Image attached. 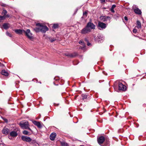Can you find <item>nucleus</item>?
<instances>
[{"mask_svg":"<svg viewBox=\"0 0 146 146\" xmlns=\"http://www.w3.org/2000/svg\"><path fill=\"white\" fill-rule=\"evenodd\" d=\"M6 34L7 36H10V37H11L12 36V35L11 34L9 33V32H7L6 33Z\"/></svg>","mask_w":146,"mask_h":146,"instance_id":"obj_30","label":"nucleus"},{"mask_svg":"<svg viewBox=\"0 0 146 146\" xmlns=\"http://www.w3.org/2000/svg\"><path fill=\"white\" fill-rule=\"evenodd\" d=\"M3 119L7 123L8 122V120L6 118H3Z\"/></svg>","mask_w":146,"mask_h":146,"instance_id":"obj_33","label":"nucleus"},{"mask_svg":"<svg viewBox=\"0 0 146 146\" xmlns=\"http://www.w3.org/2000/svg\"><path fill=\"white\" fill-rule=\"evenodd\" d=\"M21 138L23 141L27 142H30L32 140L30 137L25 135L22 136Z\"/></svg>","mask_w":146,"mask_h":146,"instance_id":"obj_4","label":"nucleus"},{"mask_svg":"<svg viewBox=\"0 0 146 146\" xmlns=\"http://www.w3.org/2000/svg\"><path fill=\"white\" fill-rule=\"evenodd\" d=\"M56 77H55L54 78V79H55L56 80H59V78H57V79H56Z\"/></svg>","mask_w":146,"mask_h":146,"instance_id":"obj_37","label":"nucleus"},{"mask_svg":"<svg viewBox=\"0 0 146 146\" xmlns=\"http://www.w3.org/2000/svg\"><path fill=\"white\" fill-rule=\"evenodd\" d=\"M87 15V12L86 11H85L83 13V15L84 16H85V17H86Z\"/></svg>","mask_w":146,"mask_h":146,"instance_id":"obj_31","label":"nucleus"},{"mask_svg":"<svg viewBox=\"0 0 146 146\" xmlns=\"http://www.w3.org/2000/svg\"><path fill=\"white\" fill-rule=\"evenodd\" d=\"M58 27V24H54L53 26V28L54 29L57 28Z\"/></svg>","mask_w":146,"mask_h":146,"instance_id":"obj_25","label":"nucleus"},{"mask_svg":"<svg viewBox=\"0 0 146 146\" xmlns=\"http://www.w3.org/2000/svg\"><path fill=\"white\" fill-rule=\"evenodd\" d=\"M3 27L5 29H7L9 28V24L7 23H4Z\"/></svg>","mask_w":146,"mask_h":146,"instance_id":"obj_21","label":"nucleus"},{"mask_svg":"<svg viewBox=\"0 0 146 146\" xmlns=\"http://www.w3.org/2000/svg\"><path fill=\"white\" fill-rule=\"evenodd\" d=\"M119 90L125 91L126 90V87L123 85L121 83H119Z\"/></svg>","mask_w":146,"mask_h":146,"instance_id":"obj_7","label":"nucleus"},{"mask_svg":"<svg viewBox=\"0 0 146 146\" xmlns=\"http://www.w3.org/2000/svg\"><path fill=\"white\" fill-rule=\"evenodd\" d=\"M19 125L23 129H28L31 131H32L29 127V123L27 121H21L19 123Z\"/></svg>","mask_w":146,"mask_h":146,"instance_id":"obj_2","label":"nucleus"},{"mask_svg":"<svg viewBox=\"0 0 146 146\" xmlns=\"http://www.w3.org/2000/svg\"><path fill=\"white\" fill-rule=\"evenodd\" d=\"M82 97H83V100H84V99H86L87 98V96L86 95H85V94H83L82 95Z\"/></svg>","mask_w":146,"mask_h":146,"instance_id":"obj_26","label":"nucleus"},{"mask_svg":"<svg viewBox=\"0 0 146 146\" xmlns=\"http://www.w3.org/2000/svg\"><path fill=\"white\" fill-rule=\"evenodd\" d=\"M33 123L38 128H41L42 127V126L40 122L35 121H33Z\"/></svg>","mask_w":146,"mask_h":146,"instance_id":"obj_13","label":"nucleus"},{"mask_svg":"<svg viewBox=\"0 0 146 146\" xmlns=\"http://www.w3.org/2000/svg\"><path fill=\"white\" fill-rule=\"evenodd\" d=\"M5 17H9V16L8 15H7L6 16H5Z\"/></svg>","mask_w":146,"mask_h":146,"instance_id":"obj_40","label":"nucleus"},{"mask_svg":"<svg viewBox=\"0 0 146 146\" xmlns=\"http://www.w3.org/2000/svg\"><path fill=\"white\" fill-rule=\"evenodd\" d=\"M15 31L17 34H22L23 32H24V30H22L21 29H15L14 30Z\"/></svg>","mask_w":146,"mask_h":146,"instance_id":"obj_17","label":"nucleus"},{"mask_svg":"<svg viewBox=\"0 0 146 146\" xmlns=\"http://www.w3.org/2000/svg\"><path fill=\"white\" fill-rule=\"evenodd\" d=\"M56 133H52L50 135V139L52 141L54 140L56 136Z\"/></svg>","mask_w":146,"mask_h":146,"instance_id":"obj_16","label":"nucleus"},{"mask_svg":"<svg viewBox=\"0 0 146 146\" xmlns=\"http://www.w3.org/2000/svg\"><path fill=\"white\" fill-rule=\"evenodd\" d=\"M78 55L77 53L76 52H74L73 53L69 54L68 55L71 57H74Z\"/></svg>","mask_w":146,"mask_h":146,"instance_id":"obj_19","label":"nucleus"},{"mask_svg":"<svg viewBox=\"0 0 146 146\" xmlns=\"http://www.w3.org/2000/svg\"><path fill=\"white\" fill-rule=\"evenodd\" d=\"M136 5H134L133 6V8H135L134 9V12L137 14L138 15H140L141 13V11L138 8L136 7Z\"/></svg>","mask_w":146,"mask_h":146,"instance_id":"obj_10","label":"nucleus"},{"mask_svg":"<svg viewBox=\"0 0 146 146\" xmlns=\"http://www.w3.org/2000/svg\"><path fill=\"white\" fill-rule=\"evenodd\" d=\"M3 66V64H1V62H0V66Z\"/></svg>","mask_w":146,"mask_h":146,"instance_id":"obj_39","label":"nucleus"},{"mask_svg":"<svg viewBox=\"0 0 146 146\" xmlns=\"http://www.w3.org/2000/svg\"><path fill=\"white\" fill-rule=\"evenodd\" d=\"M116 5H112L111 9V11L112 12L114 13L115 12L114 9Z\"/></svg>","mask_w":146,"mask_h":146,"instance_id":"obj_22","label":"nucleus"},{"mask_svg":"<svg viewBox=\"0 0 146 146\" xmlns=\"http://www.w3.org/2000/svg\"><path fill=\"white\" fill-rule=\"evenodd\" d=\"M105 138L102 136H101L98 139L97 141L99 144H102L105 141Z\"/></svg>","mask_w":146,"mask_h":146,"instance_id":"obj_9","label":"nucleus"},{"mask_svg":"<svg viewBox=\"0 0 146 146\" xmlns=\"http://www.w3.org/2000/svg\"><path fill=\"white\" fill-rule=\"evenodd\" d=\"M5 17L4 16H1L0 15V20H3L5 19Z\"/></svg>","mask_w":146,"mask_h":146,"instance_id":"obj_29","label":"nucleus"},{"mask_svg":"<svg viewBox=\"0 0 146 146\" xmlns=\"http://www.w3.org/2000/svg\"><path fill=\"white\" fill-rule=\"evenodd\" d=\"M29 132L27 130H24L23 132V133L24 135H28L29 133Z\"/></svg>","mask_w":146,"mask_h":146,"instance_id":"obj_23","label":"nucleus"},{"mask_svg":"<svg viewBox=\"0 0 146 146\" xmlns=\"http://www.w3.org/2000/svg\"><path fill=\"white\" fill-rule=\"evenodd\" d=\"M1 73L2 74L6 76H8L9 75V74L7 71L5 70H2L1 72Z\"/></svg>","mask_w":146,"mask_h":146,"instance_id":"obj_18","label":"nucleus"},{"mask_svg":"<svg viewBox=\"0 0 146 146\" xmlns=\"http://www.w3.org/2000/svg\"><path fill=\"white\" fill-rule=\"evenodd\" d=\"M55 39H50V41L51 42H53V41H55Z\"/></svg>","mask_w":146,"mask_h":146,"instance_id":"obj_34","label":"nucleus"},{"mask_svg":"<svg viewBox=\"0 0 146 146\" xmlns=\"http://www.w3.org/2000/svg\"><path fill=\"white\" fill-rule=\"evenodd\" d=\"M91 31V30L86 26L81 31V33L82 34H86Z\"/></svg>","mask_w":146,"mask_h":146,"instance_id":"obj_5","label":"nucleus"},{"mask_svg":"<svg viewBox=\"0 0 146 146\" xmlns=\"http://www.w3.org/2000/svg\"><path fill=\"white\" fill-rule=\"evenodd\" d=\"M9 132V130L7 128L5 127L2 130V133L4 134L7 135Z\"/></svg>","mask_w":146,"mask_h":146,"instance_id":"obj_14","label":"nucleus"},{"mask_svg":"<svg viewBox=\"0 0 146 146\" xmlns=\"http://www.w3.org/2000/svg\"><path fill=\"white\" fill-rule=\"evenodd\" d=\"M124 19H125V20L126 21H127L128 20L127 18V17H124Z\"/></svg>","mask_w":146,"mask_h":146,"instance_id":"obj_35","label":"nucleus"},{"mask_svg":"<svg viewBox=\"0 0 146 146\" xmlns=\"http://www.w3.org/2000/svg\"><path fill=\"white\" fill-rule=\"evenodd\" d=\"M2 14H3L4 15H5L7 13V11L6 10L3 9V11L2 12Z\"/></svg>","mask_w":146,"mask_h":146,"instance_id":"obj_27","label":"nucleus"},{"mask_svg":"<svg viewBox=\"0 0 146 146\" xmlns=\"http://www.w3.org/2000/svg\"><path fill=\"white\" fill-rule=\"evenodd\" d=\"M100 19L103 22H105L107 21L108 19H109V21L110 19V18L109 16H101L100 17Z\"/></svg>","mask_w":146,"mask_h":146,"instance_id":"obj_6","label":"nucleus"},{"mask_svg":"<svg viewBox=\"0 0 146 146\" xmlns=\"http://www.w3.org/2000/svg\"><path fill=\"white\" fill-rule=\"evenodd\" d=\"M101 1L102 3H103L105 1V0H100Z\"/></svg>","mask_w":146,"mask_h":146,"instance_id":"obj_36","label":"nucleus"},{"mask_svg":"<svg viewBox=\"0 0 146 146\" xmlns=\"http://www.w3.org/2000/svg\"><path fill=\"white\" fill-rule=\"evenodd\" d=\"M85 40L86 41L88 42L87 39H86V38L85 39Z\"/></svg>","mask_w":146,"mask_h":146,"instance_id":"obj_41","label":"nucleus"},{"mask_svg":"<svg viewBox=\"0 0 146 146\" xmlns=\"http://www.w3.org/2000/svg\"><path fill=\"white\" fill-rule=\"evenodd\" d=\"M79 43L80 44L84 46V42L82 40H80L79 41Z\"/></svg>","mask_w":146,"mask_h":146,"instance_id":"obj_28","label":"nucleus"},{"mask_svg":"<svg viewBox=\"0 0 146 146\" xmlns=\"http://www.w3.org/2000/svg\"><path fill=\"white\" fill-rule=\"evenodd\" d=\"M27 37L30 40L33 39V37L32 34L31 33L29 29H27L26 31H24V32Z\"/></svg>","mask_w":146,"mask_h":146,"instance_id":"obj_3","label":"nucleus"},{"mask_svg":"<svg viewBox=\"0 0 146 146\" xmlns=\"http://www.w3.org/2000/svg\"><path fill=\"white\" fill-rule=\"evenodd\" d=\"M61 145L62 146H67V144L65 142H62L61 143Z\"/></svg>","mask_w":146,"mask_h":146,"instance_id":"obj_24","label":"nucleus"},{"mask_svg":"<svg viewBox=\"0 0 146 146\" xmlns=\"http://www.w3.org/2000/svg\"><path fill=\"white\" fill-rule=\"evenodd\" d=\"M91 44L89 43V42H88V43H87V45L88 46H90Z\"/></svg>","mask_w":146,"mask_h":146,"instance_id":"obj_38","label":"nucleus"},{"mask_svg":"<svg viewBox=\"0 0 146 146\" xmlns=\"http://www.w3.org/2000/svg\"><path fill=\"white\" fill-rule=\"evenodd\" d=\"M9 138L11 139H12L11 137H9Z\"/></svg>","mask_w":146,"mask_h":146,"instance_id":"obj_42","label":"nucleus"},{"mask_svg":"<svg viewBox=\"0 0 146 146\" xmlns=\"http://www.w3.org/2000/svg\"><path fill=\"white\" fill-rule=\"evenodd\" d=\"M36 25L37 26L39 27L34 29L35 31L36 32L41 31L44 33L48 30V28L46 26L43 25L42 24L38 23L36 24Z\"/></svg>","mask_w":146,"mask_h":146,"instance_id":"obj_1","label":"nucleus"},{"mask_svg":"<svg viewBox=\"0 0 146 146\" xmlns=\"http://www.w3.org/2000/svg\"><path fill=\"white\" fill-rule=\"evenodd\" d=\"M137 27L138 29L140 28L141 27V24L140 22L139 21H137Z\"/></svg>","mask_w":146,"mask_h":146,"instance_id":"obj_20","label":"nucleus"},{"mask_svg":"<svg viewBox=\"0 0 146 146\" xmlns=\"http://www.w3.org/2000/svg\"><path fill=\"white\" fill-rule=\"evenodd\" d=\"M104 37L102 36V35H98L97 36V37L95 38L96 40L99 42H101V41L104 39Z\"/></svg>","mask_w":146,"mask_h":146,"instance_id":"obj_12","label":"nucleus"},{"mask_svg":"<svg viewBox=\"0 0 146 146\" xmlns=\"http://www.w3.org/2000/svg\"><path fill=\"white\" fill-rule=\"evenodd\" d=\"M18 135L17 131H12L10 133V135L11 137H15Z\"/></svg>","mask_w":146,"mask_h":146,"instance_id":"obj_15","label":"nucleus"},{"mask_svg":"<svg viewBox=\"0 0 146 146\" xmlns=\"http://www.w3.org/2000/svg\"><path fill=\"white\" fill-rule=\"evenodd\" d=\"M86 26L90 29H94L96 27L95 25L91 22L88 23Z\"/></svg>","mask_w":146,"mask_h":146,"instance_id":"obj_8","label":"nucleus"},{"mask_svg":"<svg viewBox=\"0 0 146 146\" xmlns=\"http://www.w3.org/2000/svg\"><path fill=\"white\" fill-rule=\"evenodd\" d=\"M98 27L101 28L102 29H105L106 27V25L101 22H99L98 23Z\"/></svg>","mask_w":146,"mask_h":146,"instance_id":"obj_11","label":"nucleus"},{"mask_svg":"<svg viewBox=\"0 0 146 146\" xmlns=\"http://www.w3.org/2000/svg\"><path fill=\"white\" fill-rule=\"evenodd\" d=\"M133 32L135 33H136L137 32V30L135 29H134L133 30Z\"/></svg>","mask_w":146,"mask_h":146,"instance_id":"obj_32","label":"nucleus"}]
</instances>
